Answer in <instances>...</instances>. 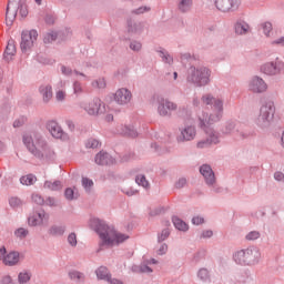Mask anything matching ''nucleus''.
<instances>
[{"mask_svg": "<svg viewBox=\"0 0 284 284\" xmlns=\"http://www.w3.org/2000/svg\"><path fill=\"white\" fill-rule=\"evenodd\" d=\"M59 36L57 34V32H49L44 36L43 43H52V41H54Z\"/></svg>", "mask_w": 284, "mask_h": 284, "instance_id": "obj_48", "label": "nucleus"}, {"mask_svg": "<svg viewBox=\"0 0 284 284\" xmlns=\"http://www.w3.org/2000/svg\"><path fill=\"white\" fill-rule=\"evenodd\" d=\"M184 185H187V180H186L185 178H180V179L175 182V187H176V190L183 189Z\"/></svg>", "mask_w": 284, "mask_h": 284, "instance_id": "obj_58", "label": "nucleus"}, {"mask_svg": "<svg viewBox=\"0 0 284 284\" xmlns=\"http://www.w3.org/2000/svg\"><path fill=\"white\" fill-rule=\"evenodd\" d=\"M73 92L77 95L83 94V85L81 84V82L79 81L73 82Z\"/></svg>", "mask_w": 284, "mask_h": 284, "instance_id": "obj_54", "label": "nucleus"}, {"mask_svg": "<svg viewBox=\"0 0 284 284\" xmlns=\"http://www.w3.org/2000/svg\"><path fill=\"white\" fill-rule=\"evenodd\" d=\"M69 278L74 281L75 283H83L85 281V274L81 273L80 271L72 270L69 271Z\"/></svg>", "mask_w": 284, "mask_h": 284, "instance_id": "obj_32", "label": "nucleus"}, {"mask_svg": "<svg viewBox=\"0 0 284 284\" xmlns=\"http://www.w3.org/2000/svg\"><path fill=\"white\" fill-rule=\"evenodd\" d=\"M236 128V122L234 121H227L225 124L224 130H222L223 134H232L234 132V129Z\"/></svg>", "mask_w": 284, "mask_h": 284, "instance_id": "obj_42", "label": "nucleus"}, {"mask_svg": "<svg viewBox=\"0 0 284 284\" xmlns=\"http://www.w3.org/2000/svg\"><path fill=\"white\" fill-rule=\"evenodd\" d=\"M19 261H21V254L17 251H11L3 257V264L8 267H14V265H19Z\"/></svg>", "mask_w": 284, "mask_h": 284, "instance_id": "obj_22", "label": "nucleus"}, {"mask_svg": "<svg viewBox=\"0 0 284 284\" xmlns=\"http://www.w3.org/2000/svg\"><path fill=\"white\" fill-rule=\"evenodd\" d=\"M37 39H39V32H37V30L22 31L20 41L21 52H30V50L34 48V41H37Z\"/></svg>", "mask_w": 284, "mask_h": 284, "instance_id": "obj_6", "label": "nucleus"}, {"mask_svg": "<svg viewBox=\"0 0 284 284\" xmlns=\"http://www.w3.org/2000/svg\"><path fill=\"white\" fill-rule=\"evenodd\" d=\"M48 216L44 210L36 211L28 217L29 227H38V225H43V220Z\"/></svg>", "mask_w": 284, "mask_h": 284, "instance_id": "obj_21", "label": "nucleus"}, {"mask_svg": "<svg viewBox=\"0 0 284 284\" xmlns=\"http://www.w3.org/2000/svg\"><path fill=\"white\" fill-rule=\"evenodd\" d=\"M156 52L163 63H168V65H172L174 63V57H172L164 48H160Z\"/></svg>", "mask_w": 284, "mask_h": 284, "instance_id": "obj_27", "label": "nucleus"}, {"mask_svg": "<svg viewBox=\"0 0 284 284\" xmlns=\"http://www.w3.org/2000/svg\"><path fill=\"white\" fill-rule=\"evenodd\" d=\"M200 173L204 176L206 185L212 186L216 183V175H214V171L209 164L200 166Z\"/></svg>", "mask_w": 284, "mask_h": 284, "instance_id": "obj_19", "label": "nucleus"}, {"mask_svg": "<svg viewBox=\"0 0 284 284\" xmlns=\"http://www.w3.org/2000/svg\"><path fill=\"white\" fill-rule=\"evenodd\" d=\"M47 130L50 132L53 139H60L61 141H69L70 139V135L63 132L61 125H59L54 120L47 122Z\"/></svg>", "mask_w": 284, "mask_h": 284, "instance_id": "obj_11", "label": "nucleus"}, {"mask_svg": "<svg viewBox=\"0 0 284 284\" xmlns=\"http://www.w3.org/2000/svg\"><path fill=\"white\" fill-rule=\"evenodd\" d=\"M20 183L22 185H34V183H37V175L34 174H27V175H22L20 178Z\"/></svg>", "mask_w": 284, "mask_h": 284, "instance_id": "obj_33", "label": "nucleus"}, {"mask_svg": "<svg viewBox=\"0 0 284 284\" xmlns=\"http://www.w3.org/2000/svg\"><path fill=\"white\" fill-rule=\"evenodd\" d=\"M135 183L141 187H144L145 190H149L150 187V182L148 181V178H145V175L143 174H138L135 176Z\"/></svg>", "mask_w": 284, "mask_h": 284, "instance_id": "obj_35", "label": "nucleus"}, {"mask_svg": "<svg viewBox=\"0 0 284 284\" xmlns=\"http://www.w3.org/2000/svg\"><path fill=\"white\" fill-rule=\"evenodd\" d=\"M214 3L220 12H236L239 6H241L240 0H215Z\"/></svg>", "mask_w": 284, "mask_h": 284, "instance_id": "obj_13", "label": "nucleus"}, {"mask_svg": "<svg viewBox=\"0 0 284 284\" xmlns=\"http://www.w3.org/2000/svg\"><path fill=\"white\" fill-rule=\"evenodd\" d=\"M129 48H130V50H133V52H141L143 44H141V42H139L136 40H133L130 42Z\"/></svg>", "mask_w": 284, "mask_h": 284, "instance_id": "obj_50", "label": "nucleus"}, {"mask_svg": "<svg viewBox=\"0 0 284 284\" xmlns=\"http://www.w3.org/2000/svg\"><path fill=\"white\" fill-rule=\"evenodd\" d=\"M64 197L67 201H77V199H79V192H75L72 187H67L64 191Z\"/></svg>", "mask_w": 284, "mask_h": 284, "instance_id": "obj_37", "label": "nucleus"}, {"mask_svg": "<svg viewBox=\"0 0 284 284\" xmlns=\"http://www.w3.org/2000/svg\"><path fill=\"white\" fill-rule=\"evenodd\" d=\"M172 223L175 230H179L180 232H187V230H190V227L187 226V223H185V221L181 220L176 215L172 217Z\"/></svg>", "mask_w": 284, "mask_h": 284, "instance_id": "obj_30", "label": "nucleus"}, {"mask_svg": "<svg viewBox=\"0 0 284 284\" xmlns=\"http://www.w3.org/2000/svg\"><path fill=\"white\" fill-rule=\"evenodd\" d=\"M192 223H193V225H203V223H205V219H203L201 216H194L192 219Z\"/></svg>", "mask_w": 284, "mask_h": 284, "instance_id": "obj_61", "label": "nucleus"}, {"mask_svg": "<svg viewBox=\"0 0 284 284\" xmlns=\"http://www.w3.org/2000/svg\"><path fill=\"white\" fill-rule=\"evenodd\" d=\"M18 12L21 17H28V6L26 1L22 0V3L19 6Z\"/></svg>", "mask_w": 284, "mask_h": 284, "instance_id": "obj_56", "label": "nucleus"}, {"mask_svg": "<svg viewBox=\"0 0 284 284\" xmlns=\"http://www.w3.org/2000/svg\"><path fill=\"white\" fill-rule=\"evenodd\" d=\"M39 92L42 95L43 102L50 103V99H52V85H41Z\"/></svg>", "mask_w": 284, "mask_h": 284, "instance_id": "obj_28", "label": "nucleus"}, {"mask_svg": "<svg viewBox=\"0 0 284 284\" xmlns=\"http://www.w3.org/2000/svg\"><path fill=\"white\" fill-rule=\"evenodd\" d=\"M275 181H284V173L281 171H277L274 173Z\"/></svg>", "mask_w": 284, "mask_h": 284, "instance_id": "obj_64", "label": "nucleus"}, {"mask_svg": "<svg viewBox=\"0 0 284 284\" xmlns=\"http://www.w3.org/2000/svg\"><path fill=\"white\" fill-rule=\"evenodd\" d=\"M235 34H247L250 32V24L244 20H237L234 24Z\"/></svg>", "mask_w": 284, "mask_h": 284, "instance_id": "obj_25", "label": "nucleus"}, {"mask_svg": "<svg viewBox=\"0 0 284 284\" xmlns=\"http://www.w3.org/2000/svg\"><path fill=\"white\" fill-rule=\"evenodd\" d=\"M248 90L254 94H263L267 91V83L263 78L255 75L248 81Z\"/></svg>", "mask_w": 284, "mask_h": 284, "instance_id": "obj_14", "label": "nucleus"}, {"mask_svg": "<svg viewBox=\"0 0 284 284\" xmlns=\"http://www.w3.org/2000/svg\"><path fill=\"white\" fill-rule=\"evenodd\" d=\"M283 70L284 63L278 60V58L275 61L266 62L261 67V72H263V74H267V77H278Z\"/></svg>", "mask_w": 284, "mask_h": 284, "instance_id": "obj_8", "label": "nucleus"}, {"mask_svg": "<svg viewBox=\"0 0 284 284\" xmlns=\"http://www.w3.org/2000/svg\"><path fill=\"white\" fill-rule=\"evenodd\" d=\"M212 81V70L207 67L191 65L186 72V83L194 88H205Z\"/></svg>", "mask_w": 284, "mask_h": 284, "instance_id": "obj_3", "label": "nucleus"}, {"mask_svg": "<svg viewBox=\"0 0 284 284\" xmlns=\"http://www.w3.org/2000/svg\"><path fill=\"white\" fill-rule=\"evenodd\" d=\"M44 205H48L49 207H57V199L49 196L47 200H44Z\"/></svg>", "mask_w": 284, "mask_h": 284, "instance_id": "obj_59", "label": "nucleus"}, {"mask_svg": "<svg viewBox=\"0 0 284 284\" xmlns=\"http://www.w3.org/2000/svg\"><path fill=\"white\" fill-rule=\"evenodd\" d=\"M68 243L71 245V247H77L78 241H77V233L72 232L68 235Z\"/></svg>", "mask_w": 284, "mask_h": 284, "instance_id": "obj_53", "label": "nucleus"}, {"mask_svg": "<svg viewBox=\"0 0 284 284\" xmlns=\"http://www.w3.org/2000/svg\"><path fill=\"white\" fill-rule=\"evenodd\" d=\"M94 161L97 165H112V163H114V158H112V155L105 151H100L95 155Z\"/></svg>", "mask_w": 284, "mask_h": 284, "instance_id": "obj_23", "label": "nucleus"}, {"mask_svg": "<svg viewBox=\"0 0 284 284\" xmlns=\"http://www.w3.org/2000/svg\"><path fill=\"white\" fill-rule=\"evenodd\" d=\"M156 254L158 256H164V254H168V245L165 243H162L158 248Z\"/></svg>", "mask_w": 284, "mask_h": 284, "instance_id": "obj_57", "label": "nucleus"}, {"mask_svg": "<svg viewBox=\"0 0 284 284\" xmlns=\"http://www.w3.org/2000/svg\"><path fill=\"white\" fill-rule=\"evenodd\" d=\"M84 110L88 114H90V116H97L105 112V104L103 103V101H101V99L94 98L84 106Z\"/></svg>", "mask_w": 284, "mask_h": 284, "instance_id": "obj_12", "label": "nucleus"}, {"mask_svg": "<svg viewBox=\"0 0 284 284\" xmlns=\"http://www.w3.org/2000/svg\"><path fill=\"white\" fill-rule=\"evenodd\" d=\"M114 101L118 105H128L132 101V92L126 88H121L114 93Z\"/></svg>", "mask_w": 284, "mask_h": 284, "instance_id": "obj_17", "label": "nucleus"}, {"mask_svg": "<svg viewBox=\"0 0 284 284\" xmlns=\"http://www.w3.org/2000/svg\"><path fill=\"white\" fill-rule=\"evenodd\" d=\"M61 72L62 74H64V77H71L72 74V69L71 68H68L65 65H62L61 67Z\"/></svg>", "mask_w": 284, "mask_h": 284, "instance_id": "obj_62", "label": "nucleus"}, {"mask_svg": "<svg viewBox=\"0 0 284 284\" xmlns=\"http://www.w3.org/2000/svg\"><path fill=\"white\" fill-rule=\"evenodd\" d=\"M44 187L47 190H51L52 192H59V190H61V187H62L61 181H59V180H55L54 182L45 181Z\"/></svg>", "mask_w": 284, "mask_h": 284, "instance_id": "obj_34", "label": "nucleus"}, {"mask_svg": "<svg viewBox=\"0 0 284 284\" xmlns=\"http://www.w3.org/2000/svg\"><path fill=\"white\" fill-rule=\"evenodd\" d=\"M31 199L37 205H45V200L39 193H33Z\"/></svg>", "mask_w": 284, "mask_h": 284, "instance_id": "obj_47", "label": "nucleus"}, {"mask_svg": "<svg viewBox=\"0 0 284 284\" xmlns=\"http://www.w3.org/2000/svg\"><path fill=\"white\" fill-rule=\"evenodd\" d=\"M99 145H101V142L94 138H90L85 143V148L91 150H95V148H99Z\"/></svg>", "mask_w": 284, "mask_h": 284, "instance_id": "obj_44", "label": "nucleus"}, {"mask_svg": "<svg viewBox=\"0 0 284 284\" xmlns=\"http://www.w3.org/2000/svg\"><path fill=\"white\" fill-rule=\"evenodd\" d=\"M152 10L151 7H148V6H142V7H139L138 9H134L132 11L133 14H145V12H150Z\"/></svg>", "mask_w": 284, "mask_h": 284, "instance_id": "obj_52", "label": "nucleus"}, {"mask_svg": "<svg viewBox=\"0 0 284 284\" xmlns=\"http://www.w3.org/2000/svg\"><path fill=\"white\" fill-rule=\"evenodd\" d=\"M90 225L102 241L99 244L98 252H101L105 245H114V241L115 243H124V241L130 239L126 234L116 233L114 226L108 225V223L101 219H92Z\"/></svg>", "mask_w": 284, "mask_h": 284, "instance_id": "obj_1", "label": "nucleus"}, {"mask_svg": "<svg viewBox=\"0 0 284 284\" xmlns=\"http://www.w3.org/2000/svg\"><path fill=\"white\" fill-rule=\"evenodd\" d=\"M67 226L65 225H57L53 224L49 227L48 234L50 236H63L65 234Z\"/></svg>", "mask_w": 284, "mask_h": 284, "instance_id": "obj_29", "label": "nucleus"}, {"mask_svg": "<svg viewBox=\"0 0 284 284\" xmlns=\"http://www.w3.org/2000/svg\"><path fill=\"white\" fill-rule=\"evenodd\" d=\"M28 234H30V231L24 227H19L14 231V236H17V239H20V241H23V239H26Z\"/></svg>", "mask_w": 284, "mask_h": 284, "instance_id": "obj_41", "label": "nucleus"}, {"mask_svg": "<svg viewBox=\"0 0 284 284\" xmlns=\"http://www.w3.org/2000/svg\"><path fill=\"white\" fill-rule=\"evenodd\" d=\"M196 136V129L192 125L185 126L181 130L180 135L176 138L178 143H185V141H194Z\"/></svg>", "mask_w": 284, "mask_h": 284, "instance_id": "obj_20", "label": "nucleus"}, {"mask_svg": "<svg viewBox=\"0 0 284 284\" xmlns=\"http://www.w3.org/2000/svg\"><path fill=\"white\" fill-rule=\"evenodd\" d=\"M82 186L84 187L85 192H90L94 186V182L91 179L82 178Z\"/></svg>", "mask_w": 284, "mask_h": 284, "instance_id": "obj_45", "label": "nucleus"}, {"mask_svg": "<svg viewBox=\"0 0 284 284\" xmlns=\"http://www.w3.org/2000/svg\"><path fill=\"white\" fill-rule=\"evenodd\" d=\"M202 103L213 106L214 111L210 115L204 114L199 119L200 128L202 130H211L210 125H214V123H219L223 119V100L216 99L214 95L207 93L202 97Z\"/></svg>", "mask_w": 284, "mask_h": 284, "instance_id": "obj_2", "label": "nucleus"}, {"mask_svg": "<svg viewBox=\"0 0 284 284\" xmlns=\"http://www.w3.org/2000/svg\"><path fill=\"white\" fill-rule=\"evenodd\" d=\"M179 105L165 98L158 99V114L164 119H172V112H176Z\"/></svg>", "mask_w": 284, "mask_h": 284, "instance_id": "obj_7", "label": "nucleus"}, {"mask_svg": "<svg viewBox=\"0 0 284 284\" xmlns=\"http://www.w3.org/2000/svg\"><path fill=\"white\" fill-rule=\"evenodd\" d=\"M152 272V267L148 266V264L140 265V274H150Z\"/></svg>", "mask_w": 284, "mask_h": 284, "instance_id": "obj_60", "label": "nucleus"}, {"mask_svg": "<svg viewBox=\"0 0 284 284\" xmlns=\"http://www.w3.org/2000/svg\"><path fill=\"white\" fill-rule=\"evenodd\" d=\"M250 281H252V278L250 277V275L247 274V272H244L240 275H237V283H250Z\"/></svg>", "mask_w": 284, "mask_h": 284, "instance_id": "obj_51", "label": "nucleus"}, {"mask_svg": "<svg viewBox=\"0 0 284 284\" xmlns=\"http://www.w3.org/2000/svg\"><path fill=\"white\" fill-rule=\"evenodd\" d=\"M22 142L32 156L39 159V161H43V151L39 150L37 145H34V140L31 135H23Z\"/></svg>", "mask_w": 284, "mask_h": 284, "instance_id": "obj_15", "label": "nucleus"}, {"mask_svg": "<svg viewBox=\"0 0 284 284\" xmlns=\"http://www.w3.org/2000/svg\"><path fill=\"white\" fill-rule=\"evenodd\" d=\"M261 26L265 37H270V32L273 30L272 22H264Z\"/></svg>", "mask_w": 284, "mask_h": 284, "instance_id": "obj_55", "label": "nucleus"}, {"mask_svg": "<svg viewBox=\"0 0 284 284\" xmlns=\"http://www.w3.org/2000/svg\"><path fill=\"white\" fill-rule=\"evenodd\" d=\"M272 45H281L282 48H284V37L277 38L276 40H274L272 42Z\"/></svg>", "mask_w": 284, "mask_h": 284, "instance_id": "obj_63", "label": "nucleus"}, {"mask_svg": "<svg viewBox=\"0 0 284 284\" xmlns=\"http://www.w3.org/2000/svg\"><path fill=\"white\" fill-rule=\"evenodd\" d=\"M120 134L123 136H130L131 139H136V136H139V132L132 125L122 126Z\"/></svg>", "mask_w": 284, "mask_h": 284, "instance_id": "obj_31", "label": "nucleus"}, {"mask_svg": "<svg viewBox=\"0 0 284 284\" xmlns=\"http://www.w3.org/2000/svg\"><path fill=\"white\" fill-rule=\"evenodd\" d=\"M197 278H200L202 283H210V271L207 268H200L197 272Z\"/></svg>", "mask_w": 284, "mask_h": 284, "instance_id": "obj_38", "label": "nucleus"}, {"mask_svg": "<svg viewBox=\"0 0 284 284\" xmlns=\"http://www.w3.org/2000/svg\"><path fill=\"white\" fill-rule=\"evenodd\" d=\"M194 6V1L192 0H180L178 2V10L181 14H187V12H192V7Z\"/></svg>", "mask_w": 284, "mask_h": 284, "instance_id": "obj_26", "label": "nucleus"}, {"mask_svg": "<svg viewBox=\"0 0 284 284\" xmlns=\"http://www.w3.org/2000/svg\"><path fill=\"white\" fill-rule=\"evenodd\" d=\"M14 54H17V47L14 45V40H9L3 53L4 61H10L14 57Z\"/></svg>", "mask_w": 284, "mask_h": 284, "instance_id": "obj_24", "label": "nucleus"}, {"mask_svg": "<svg viewBox=\"0 0 284 284\" xmlns=\"http://www.w3.org/2000/svg\"><path fill=\"white\" fill-rule=\"evenodd\" d=\"M95 275L99 281H106L110 284H123L118 278H112V274H110V270L106 266H100L95 270Z\"/></svg>", "mask_w": 284, "mask_h": 284, "instance_id": "obj_16", "label": "nucleus"}, {"mask_svg": "<svg viewBox=\"0 0 284 284\" xmlns=\"http://www.w3.org/2000/svg\"><path fill=\"white\" fill-rule=\"evenodd\" d=\"M246 241H257V239H261V232L258 231H251L245 236Z\"/></svg>", "mask_w": 284, "mask_h": 284, "instance_id": "obj_46", "label": "nucleus"}, {"mask_svg": "<svg viewBox=\"0 0 284 284\" xmlns=\"http://www.w3.org/2000/svg\"><path fill=\"white\" fill-rule=\"evenodd\" d=\"M92 88H97L98 90H105L106 88V83H105V78H99L97 80H94L91 83Z\"/></svg>", "mask_w": 284, "mask_h": 284, "instance_id": "obj_40", "label": "nucleus"}, {"mask_svg": "<svg viewBox=\"0 0 284 284\" xmlns=\"http://www.w3.org/2000/svg\"><path fill=\"white\" fill-rule=\"evenodd\" d=\"M23 3V0H9L7 4L6 22L7 26H12L17 13L19 12V6Z\"/></svg>", "mask_w": 284, "mask_h": 284, "instance_id": "obj_10", "label": "nucleus"}, {"mask_svg": "<svg viewBox=\"0 0 284 284\" xmlns=\"http://www.w3.org/2000/svg\"><path fill=\"white\" fill-rule=\"evenodd\" d=\"M274 114H276V106L274 105V101H265L260 108L256 125L262 129L270 128V125H272V121H274Z\"/></svg>", "mask_w": 284, "mask_h": 284, "instance_id": "obj_5", "label": "nucleus"}, {"mask_svg": "<svg viewBox=\"0 0 284 284\" xmlns=\"http://www.w3.org/2000/svg\"><path fill=\"white\" fill-rule=\"evenodd\" d=\"M170 239V229H163L161 233L158 234V243H163Z\"/></svg>", "mask_w": 284, "mask_h": 284, "instance_id": "obj_43", "label": "nucleus"}, {"mask_svg": "<svg viewBox=\"0 0 284 284\" xmlns=\"http://www.w3.org/2000/svg\"><path fill=\"white\" fill-rule=\"evenodd\" d=\"M37 145L43 150V159H48V161H54L57 154L54 153V150H52L50 146H48V142L43 136L38 135L36 138Z\"/></svg>", "mask_w": 284, "mask_h": 284, "instance_id": "obj_18", "label": "nucleus"}, {"mask_svg": "<svg viewBox=\"0 0 284 284\" xmlns=\"http://www.w3.org/2000/svg\"><path fill=\"white\" fill-rule=\"evenodd\" d=\"M203 130L206 134V139L197 142L196 145L200 150H203L205 148H212V145H217V143H221L220 135L216 131H214L213 129Z\"/></svg>", "mask_w": 284, "mask_h": 284, "instance_id": "obj_9", "label": "nucleus"}, {"mask_svg": "<svg viewBox=\"0 0 284 284\" xmlns=\"http://www.w3.org/2000/svg\"><path fill=\"white\" fill-rule=\"evenodd\" d=\"M141 30V23L134 22L132 20L128 21V31L132 34H136Z\"/></svg>", "mask_w": 284, "mask_h": 284, "instance_id": "obj_39", "label": "nucleus"}, {"mask_svg": "<svg viewBox=\"0 0 284 284\" xmlns=\"http://www.w3.org/2000/svg\"><path fill=\"white\" fill-rule=\"evenodd\" d=\"M233 261L236 265H258V261H261V251L254 246L240 250L233 254Z\"/></svg>", "mask_w": 284, "mask_h": 284, "instance_id": "obj_4", "label": "nucleus"}, {"mask_svg": "<svg viewBox=\"0 0 284 284\" xmlns=\"http://www.w3.org/2000/svg\"><path fill=\"white\" fill-rule=\"evenodd\" d=\"M9 205L10 207H21L23 205V201L19 197H10Z\"/></svg>", "mask_w": 284, "mask_h": 284, "instance_id": "obj_49", "label": "nucleus"}, {"mask_svg": "<svg viewBox=\"0 0 284 284\" xmlns=\"http://www.w3.org/2000/svg\"><path fill=\"white\" fill-rule=\"evenodd\" d=\"M32 278V273L29 271L20 272L18 275V283L26 284Z\"/></svg>", "mask_w": 284, "mask_h": 284, "instance_id": "obj_36", "label": "nucleus"}]
</instances>
